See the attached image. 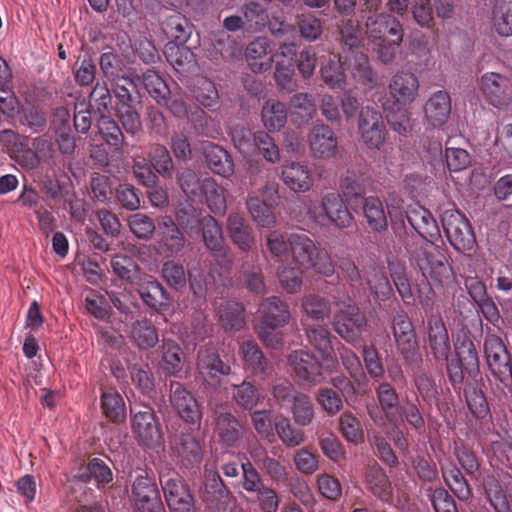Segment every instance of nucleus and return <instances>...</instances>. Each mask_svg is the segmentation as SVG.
I'll return each mask as SVG.
<instances>
[{
	"label": "nucleus",
	"instance_id": "338daca9",
	"mask_svg": "<svg viewBox=\"0 0 512 512\" xmlns=\"http://www.w3.org/2000/svg\"><path fill=\"white\" fill-rule=\"evenodd\" d=\"M204 215L201 210L191 204H182L176 211L177 225L181 226L187 232H198V228L202 225Z\"/></svg>",
	"mask_w": 512,
	"mask_h": 512
},
{
	"label": "nucleus",
	"instance_id": "e433bc0d",
	"mask_svg": "<svg viewBox=\"0 0 512 512\" xmlns=\"http://www.w3.org/2000/svg\"><path fill=\"white\" fill-rule=\"evenodd\" d=\"M100 409L104 417L115 424L122 423L126 419L124 399L114 388L102 391Z\"/></svg>",
	"mask_w": 512,
	"mask_h": 512
},
{
	"label": "nucleus",
	"instance_id": "58836bf2",
	"mask_svg": "<svg viewBox=\"0 0 512 512\" xmlns=\"http://www.w3.org/2000/svg\"><path fill=\"white\" fill-rule=\"evenodd\" d=\"M193 26L181 13L175 12L162 23V31L169 39L168 43L185 44L192 34Z\"/></svg>",
	"mask_w": 512,
	"mask_h": 512
},
{
	"label": "nucleus",
	"instance_id": "a19ab883",
	"mask_svg": "<svg viewBox=\"0 0 512 512\" xmlns=\"http://www.w3.org/2000/svg\"><path fill=\"white\" fill-rule=\"evenodd\" d=\"M205 158L209 169L223 177H229L234 172L231 155L218 145H210L205 149Z\"/></svg>",
	"mask_w": 512,
	"mask_h": 512
},
{
	"label": "nucleus",
	"instance_id": "69168bd1",
	"mask_svg": "<svg viewBox=\"0 0 512 512\" xmlns=\"http://www.w3.org/2000/svg\"><path fill=\"white\" fill-rule=\"evenodd\" d=\"M389 271L394 286L401 297L402 301L409 305L414 302V293L410 283V279L407 276L405 267L401 265H395L389 263Z\"/></svg>",
	"mask_w": 512,
	"mask_h": 512
},
{
	"label": "nucleus",
	"instance_id": "cd10ccee",
	"mask_svg": "<svg viewBox=\"0 0 512 512\" xmlns=\"http://www.w3.org/2000/svg\"><path fill=\"white\" fill-rule=\"evenodd\" d=\"M158 236V250L166 257L178 254L185 247L186 239L171 218H165L159 224Z\"/></svg>",
	"mask_w": 512,
	"mask_h": 512
},
{
	"label": "nucleus",
	"instance_id": "6e6d98bb",
	"mask_svg": "<svg viewBox=\"0 0 512 512\" xmlns=\"http://www.w3.org/2000/svg\"><path fill=\"white\" fill-rule=\"evenodd\" d=\"M495 31L502 37L512 36V1L498 0L492 12Z\"/></svg>",
	"mask_w": 512,
	"mask_h": 512
},
{
	"label": "nucleus",
	"instance_id": "4d7b16f0",
	"mask_svg": "<svg viewBox=\"0 0 512 512\" xmlns=\"http://www.w3.org/2000/svg\"><path fill=\"white\" fill-rule=\"evenodd\" d=\"M484 493L496 512H508L509 502L499 480L494 475H487L483 480Z\"/></svg>",
	"mask_w": 512,
	"mask_h": 512
},
{
	"label": "nucleus",
	"instance_id": "b1692460",
	"mask_svg": "<svg viewBox=\"0 0 512 512\" xmlns=\"http://www.w3.org/2000/svg\"><path fill=\"white\" fill-rule=\"evenodd\" d=\"M364 483L366 489L380 501L388 503L392 500L393 488L390 479L376 461L366 465Z\"/></svg>",
	"mask_w": 512,
	"mask_h": 512
},
{
	"label": "nucleus",
	"instance_id": "c756f323",
	"mask_svg": "<svg viewBox=\"0 0 512 512\" xmlns=\"http://www.w3.org/2000/svg\"><path fill=\"white\" fill-rule=\"evenodd\" d=\"M418 78L410 72L395 74L389 83V91L393 99L402 105L413 102L418 95Z\"/></svg>",
	"mask_w": 512,
	"mask_h": 512
},
{
	"label": "nucleus",
	"instance_id": "09e8293b",
	"mask_svg": "<svg viewBox=\"0 0 512 512\" xmlns=\"http://www.w3.org/2000/svg\"><path fill=\"white\" fill-rule=\"evenodd\" d=\"M162 368L169 375H177L183 369V352L172 339H163L161 345Z\"/></svg>",
	"mask_w": 512,
	"mask_h": 512
},
{
	"label": "nucleus",
	"instance_id": "dca6fc26",
	"mask_svg": "<svg viewBox=\"0 0 512 512\" xmlns=\"http://www.w3.org/2000/svg\"><path fill=\"white\" fill-rule=\"evenodd\" d=\"M169 391L170 403L180 418L190 424L200 422L202 413L193 394L177 381H170Z\"/></svg>",
	"mask_w": 512,
	"mask_h": 512
},
{
	"label": "nucleus",
	"instance_id": "49530a36",
	"mask_svg": "<svg viewBox=\"0 0 512 512\" xmlns=\"http://www.w3.org/2000/svg\"><path fill=\"white\" fill-rule=\"evenodd\" d=\"M111 91L106 81H97L90 93L89 105L100 117L111 115L115 111Z\"/></svg>",
	"mask_w": 512,
	"mask_h": 512
},
{
	"label": "nucleus",
	"instance_id": "39448f33",
	"mask_svg": "<svg viewBox=\"0 0 512 512\" xmlns=\"http://www.w3.org/2000/svg\"><path fill=\"white\" fill-rule=\"evenodd\" d=\"M116 99L115 114L128 134H136L141 128L140 116L133 105L132 90L136 88L133 79L120 77L110 81Z\"/></svg>",
	"mask_w": 512,
	"mask_h": 512
},
{
	"label": "nucleus",
	"instance_id": "13d9d810",
	"mask_svg": "<svg viewBox=\"0 0 512 512\" xmlns=\"http://www.w3.org/2000/svg\"><path fill=\"white\" fill-rule=\"evenodd\" d=\"M301 308L307 318L321 321L330 316V301L318 294H308L303 297Z\"/></svg>",
	"mask_w": 512,
	"mask_h": 512
},
{
	"label": "nucleus",
	"instance_id": "1a4fd4ad",
	"mask_svg": "<svg viewBox=\"0 0 512 512\" xmlns=\"http://www.w3.org/2000/svg\"><path fill=\"white\" fill-rule=\"evenodd\" d=\"M484 353L488 368L493 377L505 386L511 384V354L502 339L495 334H487L484 340Z\"/></svg>",
	"mask_w": 512,
	"mask_h": 512
},
{
	"label": "nucleus",
	"instance_id": "a18cd8bd",
	"mask_svg": "<svg viewBox=\"0 0 512 512\" xmlns=\"http://www.w3.org/2000/svg\"><path fill=\"white\" fill-rule=\"evenodd\" d=\"M191 92L194 98L205 108L212 109L219 102L218 89L215 83L207 77H195Z\"/></svg>",
	"mask_w": 512,
	"mask_h": 512
},
{
	"label": "nucleus",
	"instance_id": "6ab92c4d",
	"mask_svg": "<svg viewBox=\"0 0 512 512\" xmlns=\"http://www.w3.org/2000/svg\"><path fill=\"white\" fill-rule=\"evenodd\" d=\"M427 342L436 362L448 360L451 353L447 327L439 315H431L427 320Z\"/></svg>",
	"mask_w": 512,
	"mask_h": 512
},
{
	"label": "nucleus",
	"instance_id": "393cba45",
	"mask_svg": "<svg viewBox=\"0 0 512 512\" xmlns=\"http://www.w3.org/2000/svg\"><path fill=\"white\" fill-rule=\"evenodd\" d=\"M295 377L299 382L317 384L322 380L321 365L309 352L298 350L289 356Z\"/></svg>",
	"mask_w": 512,
	"mask_h": 512
},
{
	"label": "nucleus",
	"instance_id": "f257e3e1",
	"mask_svg": "<svg viewBox=\"0 0 512 512\" xmlns=\"http://www.w3.org/2000/svg\"><path fill=\"white\" fill-rule=\"evenodd\" d=\"M362 358L379 409L389 421H393L394 411L401 405V394L397 391L396 385H406L407 377L398 363L385 366L380 353L372 344L363 346Z\"/></svg>",
	"mask_w": 512,
	"mask_h": 512
},
{
	"label": "nucleus",
	"instance_id": "f03ea898",
	"mask_svg": "<svg viewBox=\"0 0 512 512\" xmlns=\"http://www.w3.org/2000/svg\"><path fill=\"white\" fill-rule=\"evenodd\" d=\"M404 249L410 266L421 274L430 289L443 288L451 281L452 267L444 251L434 241L407 240Z\"/></svg>",
	"mask_w": 512,
	"mask_h": 512
},
{
	"label": "nucleus",
	"instance_id": "bb28decb",
	"mask_svg": "<svg viewBox=\"0 0 512 512\" xmlns=\"http://www.w3.org/2000/svg\"><path fill=\"white\" fill-rule=\"evenodd\" d=\"M370 179L369 167L366 163L359 164L357 169L348 168L346 175L340 180V190L347 202L363 198Z\"/></svg>",
	"mask_w": 512,
	"mask_h": 512
},
{
	"label": "nucleus",
	"instance_id": "e2e57ef3",
	"mask_svg": "<svg viewBox=\"0 0 512 512\" xmlns=\"http://www.w3.org/2000/svg\"><path fill=\"white\" fill-rule=\"evenodd\" d=\"M166 60L176 71H185L193 61V52L184 44L167 43L163 51Z\"/></svg>",
	"mask_w": 512,
	"mask_h": 512
},
{
	"label": "nucleus",
	"instance_id": "052dcab7",
	"mask_svg": "<svg viewBox=\"0 0 512 512\" xmlns=\"http://www.w3.org/2000/svg\"><path fill=\"white\" fill-rule=\"evenodd\" d=\"M232 399L240 408L251 411L260 400V392L251 382L243 381L241 384L233 385Z\"/></svg>",
	"mask_w": 512,
	"mask_h": 512
},
{
	"label": "nucleus",
	"instance_id": "37998d69",
	"mask_svg": "<svg viewBox=\"0 0 512 512\" xmlns=\"http://www.w3.org/2000/svg\"><path fill=\"white\" fill-rule=\"evenodd\" d=\"M240 352L244 362L245 370L254 376L266 373L267 360L260 347L254 341H244L240 346Z\"/></svg>",
	"mask_w": 512,
	"mask_h": 512
},
{
	"label": "nucleus",
	"instance_id": "4be33fe9",
	"mask_svg": "<svg viewBox=\"0 0 512 512\" xmlns=\"http://www.w3.org/2000/svg\"><path fill=\"white\" fill-rule=\"evenodd\" d=\"M215 433L220 443L227 448H236L244 437V429L240 420L229 411L217 412Z\"/></svg>",
	"mask_w": 512,
	"mask_h": 512
},
{
	"label": "nucleus",
	"instance_id": "0e129e2a",
	"mask_svg": "<svg viewBox=\"0 0 512 512\" xmlns=\"http://www.w3.org/2000/svg\"><path fill=\"white\" fill-rule=\"evenodd\" d=\"M246 207L253 220L262 227H270L276 223V216L271 207L257 196H248Z\"/></svg>",
	"mask_w": 512,
	"mask_h": 512
},
{
	"label": "nucleus",
	"instance_id": "c85d7f7f",
	"mask_svg": "<svg viewBox=\"0 0 512 512\" xmlns=\"http://www.w3.org/2000/svg\"><path fill=\"white\" fill-rule=\"evenodd\" d=\"M258 312L259 324H265L268 327H284L290 320L288 304L277 296L263 299Z\"/></svg>",
	"mask_w": 512,
	"mask_h": 512
},
{
	"label": "nucleus",
	"instance_id": "c03bdc74",
	"mask_svg": "<svg viewBox=\"0 0 512 512\" xmlns=\"http://www.w3.org/2000/svg\"><path fill=\"white\" fill-rule=\"evenodd\" d=\"M131 337L140 350L151 349L159 341L157 328L147 318L132 323Z\"/></svg>",
	"mask_w": 512,
	"mask_h": 512
},
{
	"label": "nucleus",
	"instance_id": "423d86ee",
	"mask_svg": "<svg viewBox=\"0 0 512 512\" xmlns=\"http://www.w3.org/2000/svg\"><path fill=\"white\" fill-rule=\"evenodd\" d=\"M308 214L322 225H333L339 229L348 228L353 222L342 196L337 192H329L321 197L319 207H310Z\"/></svg>",
	"mask_w": 512,
	"mask_h": 512
},
{
	"label": "nucleus",
	"instance_id": "6e6552de",
	"mask_svg": "<svg viewBox=\"0 0 512 512\" xmlns=\"http://www.w3.org/2000/svg\"><path fill=\"white\" fill-rule=\"evenodd\" d=\"M441 222L450 244L458 251L471 250L475 235L469 220L455 208L446 209L441 215Z\"/></svg>",
	"mask_w": 512,
	"mask_h": 512
},
{
	"label": "nucleus",
	"instance_id": "20e7f679",
	"mask_svg": "<svg viewBox=\"0 0 512 512\" xmlns=\"http://www.w3.org/2000/svg\"><path fill=\"white\" fill-rule=\"evenodd\" d=\"M289 248L296 263L306 269H313L325 277L332 276L335 266L329 253L317 247L314 241L304 233H292L289 238Z\"/></svg>",
	"mask_w": 512,
	"mask_h": 512
},
{
	"label": "nucleus",
	"instance_id": "680f3d73",
	"mask_svg": "<svg viewBox=\"0 0 512 512\" xmlns=\"http://www.w3.org/2000/svg\"><path fill=\"white\" fill-rule=\"evenodd\" d=\"M98 130L105 143L114 150L118 151L123 147L124 134L118 123L110 118V115L99 118Z\"/></svg>",
	"mask_w": 512,
	"mask_h": 512
},
{
	"label": "nucleus",
	"instance_id": "473e14b6",
	"mask_svg": "<svg viewBox=\"0 0 512 512\" xmlns=\"http://www.w3.org/2000/svg\"><path fill=\"white\" fill-rule=\"evenodd\" d=\"M281 177L287 187L294 192H306L313 185L309 168L298 162H291L282 167Z\"/></svg>",
	"mask_w": 512,
	"mask_h": 512
},
{
	"label": "nucleus",
	"instance_id": "7c9ffc66",
	"mask_svg": "<svg viewBox=\"0 0 512 512\" xmlns=\"http://www.w3.org/2000/svg\"><path fill=\"white\" fill-rule=\"evenodd\" d=\"M456 359L465 368L466 374L476 377L480 372V361L477 347L467 334L458 335L454 340Z\"/></svg>",
	"mask_w": 512,
	"mask_h": 512
},
{
	"label": "nucleus",
	"instance_id": "3c124183",
	"mask_svg": "<svg viewBox=\"0 0 512 512\" xmlns=\"http://www.w3.org/2000/svg\"><path fill=\"white\" fill-rule=\"evenodd\" d=\"M241 12L247 32H259L268 23L269 17L266 9L257 2H247L242 6Z\"/></svg>",
	"mask_w": 512,
	"mask_h": 512
},
{
	"label": "nucleus",
	"instance_id": "c9c22d12",
	"mask_svg": "<svg viewBox=\"0 0 512 512\" xmlns=\"http://www.w3.org/2000/svg\"><path fill=\"white\" fill-rule=\"evenodd\" d=\"M198 232H201L203 243L209 251L216 255L225 254L226 247L222 228L214 217L205 214Z\"/></svg>",
	"mask_w": 512,
	"mask_h": 512
},
{
	"label": "nucleus",
	"instance_id": "bf43d9fd",
	"mask_svg": "<svg viewBox=\"0 0 512 512\" xmlns=\"http://www.w3.org/2000/svg\"><path fill=\"white\" fill-rule=\"evenodd\" d=\"M442 475L446 485L459 500L465 501L470 498V486L459 468L452 465L447 469H442Z\"/></svg>",
	"mask_w": 512,
	"mask_h": 512
},
{
	"label": "nucleus",
	"instance_id": "603ef678",
	"mask_svg": "<svg viewBox=\"0 0 512 512\" xmlns=\"http://www.w3.org/2000/svg\"><path fill=\"white\" fill-rule=\"evenodd\" d=\"M251 457L255 464L263 470L273 482L286 483L288 480L286 467L278 460L269 457L264 451H252Z\"/></svg>",
	"mask_w": 512,
	"mask_h": 512
},
{
	"label": "nucleus",
	"instance_id": "a878e982",
	"mask_svg": "<svg viewBox=\"0 0 512 512\" xmlns=\"http://www.w3.org/2000/svg\"><path fill=\"white\" fill-rule=\"evenodd\" d=\"M245 58L249 68L254 73H262L269 70L274 62L269 39L259 36L252 40L246 47Z\"/></svg>",
	"mask_w": 512,
	"mask_h": 512
},
{
	"label": "nucleus",
	"instance_id": "4c0bfd02",
	"mask_svg": "<svg viewBox=\"0 0 512 512\" xmlns=\"http://www.w3.org/2000/svg\"><path fill=\"white\" fill-rule=\"evenodd\" d=\"M110 265L114 274L131 286H135L146 275L137 262L126 254L115 255Z\"/></svg>",
	"mask_w": 512,
	"mask_h": 512
},
{
	"label": "nucleus",
	"instance_id": "0eeeda50",
	"mask_svg": "<svg viewBox=\"0 0 512 512\" xmlns=\"http://www.w3.org/2000/svg\"><path fill=\"white\" fill-rule=\"evenodd\" d=\"M159 481L169 512H197L193 494L176 471L161 472Z\"/></svg>",
	"mask_w": 512,
	"mask_h": 512
},
{
	"label": "nucleus",
	"instance_id": "5701e85b",
	"mask_svg": "<svg viewBox=\"0 0 512 512\" xmlns=\"http://www.w3.org/2000/svg\"><path fill=\"white\" fill-rule=\"evenodd\" d=\"M368 38L371 41L396 38L403 41L404 31L400 21L390 14L368 17L366 21Z\"/></svg>",
	"mask_w": 512,
	"mask_h": 512
},
{
	"label": "nucleus",
	"instance_id": "412c9836",
	"mask_svg": "<svg viewBox=\"0 0 512 512\" xmlns=\"http://www.w3.org/2000/svg\"><path fill=\"white\" fill-rule=\"evenodd\" d=\"M406 219L420 238L410 240L434 241L440 238L439 225L432 213L420 205L410 206L406 211Z\"/></svg>",
	"mask_w": 512,
	"mask_h": 512
},
{
	"label": "nucleus",
	"instance_id": "774afa93",
	"mask_svg": "<svg viewBox=\"0 0 512 512\" xmlns=\"http://www.w3.org/2000/svg\"><path fill=\"white\" fill-rule=\"evenodd\" d=\"M367 284L372 294L380 300H386L392 293V286L383 269L373 267L366 277Z\"/></svg>",
	"mask_w": 512,
	"mask_h": 512
},
{
	"label": "nucleus",
	"instance_id": "f704fd0d",
	"mask_svg": "<svg viewBox=\"0 0 512 512\" xmlns=\"http://www.w3.org/2000/svg\"><path fill=\"white\" fill-rule=\"evenodd\" d=\"M227 230L232 242L242 251H249L254 244L252 228L239 213H231L227 218Z\"/></svg>",
	"mask_w": 512,
	"mask_h": 512
},
{
	"label": "nucleus",
	"instance_id": "9d476101",
	"mask_svg": "<svg viewBox=\"0 0 512 512\" xmlns=\"http://www.w3.org/2000/svg\"><path fill=\"white\" fill-rule=\"evenodd\" d=\"M131 430L141 446L153 448L161 440V432L152 407L143 405L139 410L130 409Z\"/></svg>",
	"mask_w": 512,
	"mask_h": 512
},
{
	"label": "nucleus",
	"instance_id": "4468645a",
	"mask_svg": "<svg viewBox=\"0 0 512 512\" xmlns=\"http://www.w3.org/2000/svg\"><path fill=\"white\" fill-rule=\"evenodd\" d=\"M365 315L355 304L345 305L333 316L334 330L347 342H354L366 326Z\"/></svg>",
	"mask_w": 512,
	"mask_h": 512
},
{
	"label": "nucleus",
	"instance_id": "f3484780",
	"mask_svg": "<svg viewBox=\"0 0 512 512\" xmlns=\"http://www.w3.org/2000/svg\"><path fill=\"white\" fill-rule=\"evenodd\" d=\"M480 88L486 101L495 107L506 106L512 100V83L499 73H485L480 79Z\"/></svg>",
	"mask_w": 512,
	"mask_h": 512
},
{
	"label": "nucleus",
	"instance_id": "9b49d317",
	"mask_svg": "<svg viewBox=\"0 0 512 512\" xmlns=\"http://www.w3.org/2000/svg\"><path fill=\"white\" fill-rule=\"evenodd\" d=\"M202 500L210 512H226L232 493L214 468L205 467Z\"/></svg>",
	"mask_w": 512,
	"mask_h": 512
},
{
	"label": "nucleus",
	"instance_id": "de8ad7c7",
	"mask_svg": "<svg viewBox=\"0 0 512 512\" xmlns=\"http://www.w3.org/2000/svg\"><path fill=\"white\" fill-rule=\"evenodd\" d=\"M261 118L269 131H279L287 121L285 104L273 99L267 100L262 108Z\"/></svg>",
	"mask_w": 512,
	"mask_h": 512
},
{
	"label": "nucleus",
	"instance_id": "864d4df0",
	"mask_svg": "<svg viewBox=\"0 0 512 512\" xmlns=\"http://www.w3.org/2000/svg\"><path fill=\"white\" fill-rule=\"evenodd\" d=\"M149 163L163 178H172L174 164L169 150L161 144H153L148 151Z\"/></svg>",
	"mask_w": 512,
	"mask_h": 512
},
{
	"label": "nucleus",
	"instance_id": "2eb2a0df",
	"mask_svg": "<svg viewBox=\"0 0 512 512\" xmlns=\"http://www.w3.org/2000/svg\"><path fill=\"white\" fill-rule=\"evenodd\" d=\"M139 474L132 486L135 506L140 512H162L163 504L155 481L147 473Z\"/></svg>",
	"mask_w": 512,
	"mask_h": 512
},
{
	"label": "nucleus",
	"instance_id": "ea45409f",
	"mask_svg": "<svg viewBox=\"0 0 512 512\" xmlns=\"http://www.w3.org/2000/svg\"><path fill=\"white\" fill-rule=\"evenodd\" d=\"M305 334L309 344L314 347V349L320 354L323 360H329L333 358V336L327 327L319 325H305ZM334 339L336 338L334 337Z\"/></svg>",
	"mask_w": 512,
	"mask_h": 512
},
{
	"label": "nucleus",
	"instance_id": "5fc2aeb1",
	"mask_svg": "<svg viewBox=\"0 0 512 512\" xmlns=\"http://www.w3.org/2000/svg\"><path fill=\"white\" fill-rule=\"evenodd\" d=\"M174 444L178 455L187 465H194L201 462V447L192 434L182 433L175 439Z\"/></svg>",
	"mask_w": 512,
	"mask_h": 512
},
{
	"label": "nucleus",
	"instance_id": "f8f14e48",
	"mask_svg": "<svg viewBox=\"0 0 512 512\" xmlns=\"http://www.w3.org/2000/svg\"><path fill=\"white\" fill-rule=\"evenodd\" d=\"M358 131L368 149L380 150L386 138V127L378 111L363 107L359 112Z\"/></svg>",
	"mask_w": 512,
	"mask_h": 512
},
{
	"label": "nucleus",
	"instance_id": "aec40b11",
	"mask_svg": "<svg viewBox=\"0 0 512 512\" xmlns=\"http://www.w3.org/2000/svg\"><path fill=\"white\" fill-rule=\"evenodd\" d=\"M142 302L156 312L166 311L171 304L169 294L153 276L146 274L135 286Z\"/></svg>",
	"mask_w": 512,
	"mask_h": 512
},
{
	"label": "nucleus",
	"instance_id": "a211bd4d",
	"mask_svg": "<svg viewBox=\"0 0 512 512\" xmlns=\"http://www.w3.org/2000/svg\"><path fill=\"white\" fill-rule=\"evenodd\" d=\"M311 155L317 159H331L338 152V138L333 129L325 124L313 126L308 134Z\"/></svg>",
	"mask_w": 512,
	"mask_h": 512
},
{
	"label": "nucleus",
	"instance_id": "ddd939ff",
	"mask_svg": "<svg viewBox=\"0 0 512 512\" xmlns=\"http://www.w3.org/2000/svg\"><path fill=\"white\" fill-rule=\"evenodd\" d=\"M196 365L203 380L214 387L220 384L221 376H228L232 371L230 364L221 359L217 349L209 345L199 349Z\"/></svg>",
	"mask_w": 512,
	"mask_h": 512
},
{
	"label": "nucleus",
	"instance_id": "7ed1b4c3",
	"mask_svg": "<svg viewBox=\"0 0 512 512\" xmlns=\"http://www.w3.org/2000/svg\"><path fill=\"white\" fill-rule=\"evenodd\" d=\"M340 35L343 43L342 54L349 64L351 76L362 84H372L375 74L370 66L368 56L360 50L362 29L357 21L349 18L342 20Z\"/></svg>",
	"mask_w": 512,
	"mask_h": 512
},
{
	"label": "nucleus",
	"instance_id": "72a5a7b5",
	"mask_svg": "<svg viewBox=\"0 0 512 512\" xmlns=\"http://www.w3.org/2000/svg\"><path fill=\"white\" fill-rule=\"evenodd\" d=\"M425 116L433 127L444 125L451 112V100L448 92L437 91L426 102Z\"/></svg>",
	"mask_w": 512,
	"mask_h": 512
},
{
	"label": "nucleus",
	"instance_id": "2f4dec72",
	"mask_svg": "<svg viewBox=\"0 0 512 512\" xmlns=\"http://www.w3.org/2000/svg\"><path fill=\"white\" fill-rule=\"evenodd\" d=\"M345 70L350 72L349 64L346 62L344 55H330L321 66V78L331 89H344L346 84Z\"/></svg>",
	"mask_w": 512,
	"mask_h": 512
},
{
	"label": "nucleus",
	"instance_id": "79ce46f5",
	"mask_svg": "<svg viewBox=\"0 0 512 512\" xmlns=\"http://www.w3.org/2000/svg\"><path fill=\"white\" fill-rule=\"evenodd\" d=\"M244 307L234 301H226L219 307V322L226 332H236L245 325Z\"/></svg>",
	"mask_w": 512,
	"mask_h": 512
},
{
	"label": "nucleus",
	"instance_id": "8fccbe9b",
	"mask_svg": "<svg viewBox=\"0 0 512 512\" xmlns=\"http://www.w3.org/2000/svg\"><path fill=\"white\" fill-rule=\"evenodd\" d=\"M363 213L369 227L375 232L385 231L387 228V216L383 203L378 197L364 199Z\"/></svg>",
	"mask_w": 512,
	"mask_h": 512
}]
</instances>
